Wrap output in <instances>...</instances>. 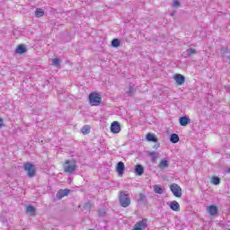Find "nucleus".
<instances>
[{
	"label": "nucleus",
	"mask_w": 230,
	"mask_h": 230,
	"mask_svg": "<svg viewBox=\"0 0 230 230\" xmlns=\"http://www.w3.org/2000/svg\"><path fill=\"white\" fill-rule=\"evenodd\" d=\"M3 119L0 118V128L3 127Z\"/></svg>",
	"instance_id": "7c9ffc66"
},
{
	"label": "nucleus",
	"mask_w": 230,
	"mask_h": 230,
	"mask_svg": "<svg viewBox=\"0 0 230 230\" xmlns=\"http://www.w3.org/2000/svg\"><path fill=\"white\" fill-rule=\"evenodd\" d=\"M170 190L174 197L181 198L182 197V189L177 183H172L170 185Z\"/></svg>",
	"instance_id": "20e7f679"
},
{
	"label": "nucleus",
	"mask_w": 230,
	"mask_h": 230,
	"mask_svg": "<svg viewBox=\"0 0 230 230\" xmlns=\"http://www.w3.org/2000/svg\"><path fill=\"white\" fill-rule=\"evenodd\" d=\"M228 173H230V169L228 170Z\"/></svg>",
	"instance_id": "72a5a7b5"
},
{
	"label": "nucleus",
	"mask_w": 230,
	"mask_h": 230,
	"mask_svg": "<svg viewBox=\"0 0 230 230\" xmlns=\"http://www.w3.org/2000/svg\"><path fill=\"white\" fill-rule=\"evenodd\" d=\"M69 190L65 189V190H59L57 193V199L58 200L64 199V197H67V195H69Z\"/></svg>",
	"instance_id": "1a4fd4ad"
},
{
	"label": "nucleus",
	"mask_w": 230,
	"mask_h": 230,
	"mask_svg": "<svg viewBox=\"0 0 230 230\" xmlns=\"http://www.w3.org/2000/svg\"><path fill=\"white\" fill-rule=\"evenodd\" d=\"M171 15L173 16V13H172Z\"/></svg>",
	"instance_id": "f704fd0d"
},
{
	"label": "nucleus",
	"mask_w": 230,
	"mask_h": 230,
	"mask_svg": "<svg viewBox=\"0 0 230 230\" xmlns=\"http://www.w3.org/2000/svg\"><path fill=\"white\" fill-rule=\"evenodd\" d=\"M150 155L152 157L153 163H155V161H157V159L159 158V154L155 152L151 153Z\"/></svg>",
	"instance_id": "b1692460"
},
{
	"label": "nucleus",
	"mask_w": 230,
	"mask_h": 230,
	"mask_svg": "<svg viewBox=\"0 0 230 230\" xmlns=\"http://www.w3.org/2000/svg\"><path fill=\"white\" fill-rule=\"evenodd\" d=\"M146 227H148L147 220L142 219L135 224L132 230H145Z\"/></svg>",
	"instance_id": "423d86ee"
},
{
	"label": "nucleus",
	"mask_w": 230,
	"mask_h": 230,
	"mask_svg": "<svg viewBox=\"0 0 230 230\" xmlns=\"http://www.w3.org/2000/svg\"><path fill=\"white\" fill-rule=\"evenodd\" d=\"M16 53H18L19 55H22V53H26V47H24V45L18 46V48L16 49Z\"/></svg>",
	"instance_id": "6ab92c4d"
},
{
	"label": "nucleus",
	"mask_w": 230,
	"mask_h": 230,
	"mask_svg": "<svg viewBox=\"0 0 230 230\" xmlns=\"http://www.w3.org/2000/svg\"><path fill=\"white\" fill-rule=\"evenodd\" d=\"M174 80H175L176 84H178V85H182L184 84L185 78L182 75L177 74L174 76Z\"/></svg>",
	"instance_id": "ddd939ff"
},
{
	"label": "nucleus",
	"mask_w": 230,
	"mask_h": 230,
	"mask_svg": "<svg viewBox=\"0 0 230 230\" xmlns=\"http://www.w3.org/2000/svg\"><path fill=\"white\" fill-rule=\"evenodd\" d=\"M180 4H181V3L179 2V1H174L173 3H172V6H180Z\"/></svg>",
	"instance_id": "c85d7f7f"
},
{
	"label": "nucleus",
	"mask_w": 230,
	"mask_h": 230,
	"mask_svg": "<svg viewBox=\"0 0 230 230\" xmlns=\"http://www.w3.org/2000/svg\"><path fill=\"white\" fill-rule=\"evenodd\" d=\"M140 202H143V200H145V195L140 194V199H139Z\"/></svg>",
	"instance_id": "c756f323"
},
{
	"label": "nucleus",
	"mask_w": 230,
	"mask_h": 230,
	"mask_svg": "<svg viewBox=\"0 0 230 230\" xmlns=\"http://www.w3.org/2000/svg\"><path fill=\"white\" fill-rule=\"evenodd\" d=\"M226 90L227 93H230V86H226Z\"/></svg>",
	"instance_id": "2f4dec72"
},
{
	"label": "nucleus",
	"mask_w": 230,
	"mask_h": 230,
	"mask_svg": "<svg viewBox=\"0 0 230 230\" xmlns=\"http://www.w3.org/2000/svg\"><path fill=\"white\" fill-rule=\"evenodd\" d=\"M89 102L91 105L96 107L102 103V96L99 93H93L89 95Z\"/></svg>",
	"instance_id": "7ed1b4c3"
},
{
	"label": "nucleus",
	"mask_w": 230,
	"mask_h": 230,
	"mask_svg": "<svg viewBox=\"0 0 230 230\" xmlns=\"http://www.w3.org/2000/svg\"><path fill=\"white\" fill-rule=\"evenodd\" d=\"M179 121H180V125H181V127H186V126L190 125V118H188V117H186V116L181 117V118L179 119Z\"/></svg>",
	"instance_id": "9b49d317"
},
{
	"label": "nucleus",
	"mask_w": 230,
	"mask_h": 230,
	"mask_svg": "<svg viewBox=\"0 0 230 230\" xmlns=\"http://www.w3.org/2000/svg\"><path fill=\"white\" fill-rule=\"evenodd\" d=\"M186 53H187V55H189V57H190L191 55H195L196 50H195V49H189L186 50Z\"/></svg>",
	"instance_id": "cd10ccee"
},
{
	"label": "nucleus",
	"mask_w": 230,
	"mask_h": 230,
	"mask_svg": "<svg viewBox=\"0 0 230 230\" xmlns=\"http://www.w3.org/2000/svg\"><path fill=\"white\" fill-rule=\"evenodd\" d=\"M170 208L172 210V211H181V205L179 204V202L173 200L171 202L170 204Z\"/></svg>",
	"instance_id": "f8f14e48"
},
{
	"label": "nucleus",
	"mask_w": 230,
	"mask_h": 230,
	"mask_svg": "<svg viewBox=\"0 0 230 230\" xmlns=\"http://www.w3.org/2000/svg\"><path fill=\"white\" fill-rule=\"evenodd\" d=\"M36 17H43L44 16V10L38 8L35 12Z\"/></svg>",
	"instance_id": "5701e85b"
},
{
	"label": "nucleus",
	"mask_w": 230,
	"mask_h": 230,
	"mask_svg": "<svg viewBox=\"0 0 230 230\" xmlns=\"http://www.w3.org/2000/svg\"><path fill=\"white\" fill-rule=\"evenodd\" d=\"M170 166V164L168 163V160H162L158 165V167L161 170H164V168H168Z\"/></svg>",
	"instance_id": "dca6fc26"
},
{
	"label": "nucleus",
	"mask_w": 230,
	"mask_h": 230,
	"mask_svg": "<svg viewBox=\"0 0 230 230\" xmlns=\"http://www.w3.org/2000/svg\"><path fill=\"white\" fill-rule=\"evenodd\" d=\"M221 53H223V55H225V53H226V50H221Z\"/></svg>",
	"instance_id": "473e14b6"
},
{
	"label": "nucleus",
	"mask_w": 230,
	"mask_h": 230,
	"mask_svg": "<svg viewBox=\"0 0 230 230\" xmlns=\"http://www.w3.org/2000/svg\"><path fill=\"white\" fill-rule=\"evenodd\" d=\"M134 91H136V88L132 85H129V87L126 89V93H128V94H134Z\"/></svg>",
	"instance_id": "a878e982"
},
{
	"label": "nucleus",
	"mask_w": 230,
	"mask_h": 230,
	"mask_svg": "<svg viewBox=\"0 0 230 230\" xmlns=\"http://www.w3.org/2000/svg\"><path fill=\"white\" fill-rule=\"evenodd\" d=\"M119 44H120V41H119V40H118V39H114V40L111 41V46H112V48H119Z\"/></svg>",
	"instance_id": "393cba45"
},
{
	"label": "nucleus",
	"mask_w": 230,
	"mask_h": 230,
	"mask_svg": "<svg viewBox=\"0 0 230 230\" xmlns=\"http://www.w3.org/2000/svg\"><path fill=\"white\" fill-rule=\"evenodd\" d=\"M146 139H147V141H152L153 143H157V137H155V136H154V134H152V133H148L146 135Z\"/></svg>",
	"instance_id": "a211bd4d"
},
{
	"label": "nucleus",
	"mask_w": 230,
	"mask_h": 230,
	"mask_svg": "<svg viewBox=\"0 0 230 230\" xmlns=\"http://www.w3.org/2000/svg\"><path fill=\"white\" fill-rule=\"evenodd\" d=\"M82 134H84V136H87V134H89V132H91V126L89 125H84L82 128H81Z\"/></svg>",
	"instance_id": "f3484780"
},
{
	"label": "nucleus",
	"mask_w": 230,
	"mask_h": 230,
	"mask_svg": "<svg viewBox=\"0 0 230 230\" xmlns=\"http://www.w3.org/2000/svg\"><path fill=\"white\" fill-rule=\"evenodd\" d=\"M170 141L171 143H179V135L173 133L171 135V137H170Z\"/></svg>",
	"instance_id": "aec40b11"
},
{
	"label": "nucleus",
	"mask_w": 230,
	"mask_h": 230,
	"mask_svg": "<svg viewBox=\"0 0 230 230\" xmlns=\"http://www.w3.org/2000/svg\"><path fill=\"white\" fill-rule=\"evenodd\" d=\"M119 200L122 208H128L130 206V197L123 191H120Z\"/></svg>",
	"instance_id": "f03ea898"
},
{
	"label": "nucleus",
	"mask_w": 230,
	"mask_h": 230,
	"mask_svg": "<svg viewBox=\"0 0 230 230\" xmlns=\"http://www.w3.org/2000/svg\"><path fill=\"white\" fill-rule=\"evenodd\" d=\"M66 173H73L76 170V162L75 160H66L63 164Z\"/></svg>",
	"instance_id": "f257e3e1"
},
{
	"label": "nucleus",
	"mask_w": 230,
	"mask_h": 230,
	"mask_svg": "<svg viewBox=\"0 0 230 230\" xmlns=\"http://www.w3.org/2000/svg\"><path fill=\"white\" fill-rule=\"evenodd\" d=\"M207 212L210 215V217H217V215H218V207L210 205L207 208Z\"/></svg>",
	"instance_id": "6e6552de"
},
{
	"label": "nucleus",
	"mask_w": 230,
	"mask_h": 230,
	"mask_svg": "<svg viewBox=\"0 0 230 230\" xmlns=\"http://www.w3.org/2000/svg\"><path fill=\"white\" fill-rule=\"evenodd\" d=\"M52 64H53V66H56V67H58V66H60V59L53 58L52 59Z\"/></svg>",
	"instance_id": "bb28decb"
},
{
	"label": "nucleus",
	"mask_w": 230,
	"mask_h": 230,
	"mask_svg": "<svg viewBox=\"0 0 230 230\" xmlns=\"http://www.w3.org/2000/svg\"><path fill=\"white\" fill-rule=\"evenodd\" d=\"M23 168L25 172H27L29 177H35V165L27 163L23 165Z\"/></svg>",
	"instance_id": "39448f33"
},
{
	"label": "nucleus",
	"mask_w": 230,
	"mask_h": 230,
	"mask_svg": "<svg viewBox=\"0 0 230 230\" xmlns=\"http://www.w3.org/2000/svg\"><path fill=\"white\" fill-rule=\"evenodd\" d=\"M117 173H119V175L121 177V175H123L124 172H125V164H123V162H119L117 164Z\"/></svg>",
	"instance_id": "9d476101"
},
{
	"label": "nucleus",
	"mask_w": 230,
	"mask_h": 230,
	"mask_svg": "<svg viewBox=\"0 0 230 230\" xmlns=\"http://www.w3.org/2000/svg\"><path fill=\"white\" fill-rule=\"evenodd\" d=\"M210 182H211V184H214L215 186H218V184H220V178L214 176V177H212Z\"/></svg>",
	"instance_id": "412c9836"
},
{
	"label": "nucleus",
	"mask_w": 230,
	"mask_h": 230,
	"mask_svg": "<svg viewBox=\"0 0 230 230\" xmlns=\"http://www.w3.org/2000/svg\"><path fill=\"white\" fill-rule=\"evenodd\" d=\"M26 211H27V213H29L30 215L33 216V215H35V207H33V206H28V207H26Z\"/></svg>",
	"instance_id": "4be33fe9"
},
{
	"label": "nucleus",
	"mask_w": 230,
	"mask_h": 230,
	"mask_svg": "<svg viewBox=\"0 0 230 230\" xmlns=\"http://www.w3.org/2000/svg\"><path fill=\"white\" fill-rule=\"evenodd\" d=\"M135 173L136 175L141 176L143 173H145V168H143V165L137 164L135 166Z\"/></svg>",
	"instance_id": "4468645a"
},
{
	"label": "nucleus",
	"mask_w": 230,
	"mask_h": 230,
	"mask_svg": "<svg viewBox=\"0 0 230 230\" xmlns=\"http://www.w3.org/2000/svg\"><path fill=\"white\" fill-rule=\"evenodd\" d=\"M111 132L112 134H119L121 132V126H119V122L114 121L111 125Z\"/></svg>",
	"instance_id": "0eeeda50"
},
{
	"label": "nucleus",
	"mask_w": 230,
	"mask_h": 230,
	"mask_svg": "<svg viewBox=\"0 0 230 230\" xmlns=\"http://www.w3.org/2000/svg\"><path fill=\"white\" fill-rule=\"evenodd\" d=\"M153 190L155 193H157L158 195H163V193H164V189L161 185H154Z\"/></svg>",
	"instance_id": "2eb2a0df"
}]
</instances>
